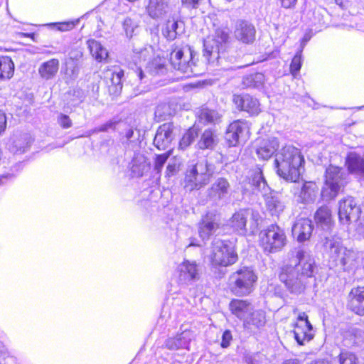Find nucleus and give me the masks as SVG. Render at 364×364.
<instances>
[{
  "instance_id": "aec40b11",
  "label": "nucleus",
  "mask_w": 364,
  "mask_h": 364,
  "mask_svg": "<svg viewBox=\"0 0 364 364\" xmlns=\"http://www.w3.org/2000/svg\"><path fill=\"white\" fill-rule=\"evenodd\" d=\"M279 141L276 137L262 139L257 142L256 154L259 159H269L278 149Z\"/></svg>"
},
{
  "instance_id": "a211bd4d",
  "label": "nucleus",
  "mask_w": 364,
  "mask_h": 364,
  "mask_svg": "<svg viewBox=\"0 0 364 364\" xmlns=\"http://www.w3.org/2000/svg\"><path fill=\"white\" fill-rule=\"evenodd\" d=\"M232 101L239 110L245 111L250 115H257L261 111L257 99L248 94L234 95Z\"/></svg>"
},
{
  "instance_id": "0eeeda50",
  "label": "nucleus",
  "mask_w": 364,
  "mask_h": 364,
  "mask_svg": "<svg viewBox=\"0 0 364 364\" xmlns=\"http://www.w3.org/2000/svg\"><path fill=\"white\" fill-rule=\"evenodd\" d=\"M214 167L208 160L203 159L186 170L184 179V188L186 191L198 190L208 183L213 175Z\"/></svg>"
},
{
  "instance_id": "680f3d73",
  "label": "nucleus",
  "mask_w": 364,
  "mask_h": 364,
  "mask_svg": "<svg viewBox=\"0 0 364 364\" xmlns=\"http://www.w3.org/2000/svg\"><path fill=\"white\" fill-rule=\"evenodd\" d=\"M74 26L73 23H63L59 27V29L61 31H68L70 30Z\"/></svg>"
},
{
  "instance_id": "dca6fc26",
  "label": "nucleus",
  "mask_w": 364,
  "mask_h": 364,
  "mask_svg": "<svg viewBox=\"0 0 364 364\" xmlns=\"http://www.w3.org/2000/svg\"><path fill=\"white\" fill-rule=\"evenodd\" d=\"M176 273L181 284H190L199 278L198 267L195 261H183L177 267Z\"/></svg>"
},
{
  "instance_id": "a19ab883",
  "label": "nucleus",
  "mask_w": 364,
  "mask_h": 364,
  "mask_svg": "<svg viewBox=\"0 0 364 364\" xmlns=\"http://www.w3.org/2000/svg\"><path fill=\"white\" fill-rule=\"evenodd\" d=\"M238 127L236 133L242 141L247 140L250 135V124L245 120H236L232 122L230 125H235Z\"/></svg>"
},
{
  "instance_id": "f8f14e48",
  "label": "nucleus",
  "mask_w": 364,
  "mask_h": 364,
  "mask_svg": "<svg viewBox=\"0 0 364 364\" xmlns=\"http://www.w3.org/2000/svg\"><path fill=\"white\" fill-rule=\"evenodd\" d=\"M260 245L264 252L269 253L277 252L286 245L287 237L283 229L277 225H271L259 234Z\"/></svg>"
},
{
  "instance_id": "3c124183",
  "label": "nucleus",
  "mask_w": 364,
  "mask_h": 364,
  "mask_svg": "<svg viewBox=\"0 0 364 364\" xmlns=\"http://www.w3.org/2000/svg\"><path fill=\"white\" fill-rule=\"evenodd\" d=\"M129 68L133 70V73L136 75L139 80H142L144 77L143 70L141 65H137L136 63H130L129 65Z\"/></svg>"
},
{
  "instance_id": "7c9ffc66",
  "label": "nucleus",
  "mask_w": 364,
  "mask_h": 364,
  "mask_svg": "<svg viewBox=\"0 0 364 364\" xmlns=\"http://www.w3.org/2000/svg\"><path fill=\"white\" fill-rule=\"evenodd\" d=\"M314 219L323 230H329L332 225L331 211L326 205L320 207L315 213Z\"/></svg>"
},
{
  "instance_id": "39448f33",
  "label": "nucleus",
  "mask_w": 364,
  "mask_h": 364,
  "mask_svg": "<svg viewBox=\"0 0 364 364\" xmlns=\"http://www.w3.org/2000/svg\"><path fill=\"white\" fill-rule=\"evenodd\" d=\"M323 246L328 255L329 262L333 267L339 266L346 270L353 266L356 259V253L353 250L345 247L339 237H326Z\"/></svg>"
},
{
  "instance_id": "69168bd1",
  "label": "nucleus",
  "mask_w": 364,
  "mask_h": 364,
  "mask_svg": "<svg viewBox=\"0 0 364 364\" xmlns=\"http://www.w3.org/2000/svg\"><path fill=\"white\" fill-rule=\"evenodd\" d=\"M283 364H299L296 360H287Z\"/></svg>"
},
{
  "instance_id": "c756f323",
  "label": "nucleus",
  "mask_w": 364,
  "mask_h": 364,
  "mask_svg": "<svg viewBox=\"0 0 364 364\" xmlns=\"http://www.w3.org/2000/svg\"><path fill=\"white\" fill-rule=\"evenodd\" d=\"M31 138L28 134L14 135L9 144V150L14 154H22L30 146Z\"/></svg>"
},
{
  "instance_id": "49530a36",
  "label": "nucleus",
  "mask_w": 364,
  "mask_h": 364,
  "mask_svg": "<svg viewBox=\"0 0 364 364\" xmlns=\"http://www.w3.org/2000/svg\"><path fill=\"white\" fill-rule=\"evenodd\" d=\"M170 156L169 152L156 155L154 161V171L159 174Z\"/></svg>"
},
{
  "instance_id": "58836bf2",
  "label": "nucleus",
  "mask_w": 364,
  "mask_h": 364,
  "mask_svg": "<svg viewBox=\"0 0 364 364\" xmlns=\"http://www.w3.org/2000/svg\"><path fill=\"white\" fill-rule=\"evenodd\" d=\"M199 117L208 124H218L220 122L222 115L216 110L203 107L200 111Z\"/></svg>"
},
{
  "instance_id": "13d9d810",
  "label": "nucleus",
  "mask_w": 364,
  "mask_h": 364,
  "mask_svg": "<svg viewBox=\"0 0 364 364\" xmlns=\"http://www.w3.org/2000/svg\"><path fill=\"white\" fill-rule=\"evenodd\" d=\"M6 127V117L4 113L0 112V134L3 132Z\"/></svg>"
},
{
  "instance_id": "c03bdc74",
  "label": "nucleus",
  "mask_w": 364,
  "mask_h": 364,
  "mask_svg": "<svg viewBox=\"0 0 364 364\" xmlns=\"http://www.w3.org/2000/svg\"><path fill=\"white\" fill-rule=\"evenodd\" d=\"M339 364H358L357 355L350 351L342 350L338 355Z\"/></svg>"
},
{
  "instance_id": "5fc2aeb1",
  "label": "nucleus",
  "mask_w": 364,
  "mask_h": 364,
  "mask_svg": "<svg viewBox=\"0 0 364 364\" xmlns=\"http://www.w3.org/2000/svg\"><path fill=\"white\" fill-rule=\"evenodd\" d=\"M232 337L230 331H225L222 336L221 346L223 348L228 347L230 346V341H232Z\"/></svg>"
},
{
  "instance_id": "de8ad7c7",
  "label": "nucleus",
  "mask_w": 364,
  "mask_h": 364,
  "mask_svg": "<svg viewBox=\"0 0 364 364\" xmlns=\"http://www.w3.org/2000/svg\"><path fill=\"white\" fill-rule=\"evenodd\" d=\"M107 75H110L109 79L112 85L118 86L121 85V81L122 77L124 76V72L122 70L117 68L112 71H107Z\"/></svg>"
},
{
  "instance_id": "7ed1b4c3",
  "label": "nucleus",
  "mask_w": 364,
  "mask_h": 364,
  "mask_svg": "<svg viewBox=\"0 0 364 364\" xmlns=\"http://www.w3.org/2000/svg\"><path fill=\"white\" fill-rule=\"evenodd\" d=\"M304 163L300 150L292 145L283 146L275 155L277 173L287 181L296 182L299 178Z\"/></svg>"
},
{
  "instance_id": "c85d7f7f",
  "label": "nucleus",
  "mask_w": 364,
  "mask_h": 364,
  "mask_svg": "<svg viewBox=\"0 0 364 364\" xmlns=\"http://www.w3.org/2000/svg\"><path fill=\"white\" fill-rule=\"evenodd\" d=\"M346 163L350 173L364 178V159L355 152H350Z\"/></svg>"
},
{
  "instance_id": "4d7b16f0",
  "label": "nucleus",
  "mask_w": 364,
  "mask_h": 364,
  "mask_svg": "<svg viewBox=\"0 0 364 364\" xmlns=\"http://www.w3.org/2000/svg\"><path fill=\"white\" fill-rule=\"evenodd\" d=\"M115 122L112 121H108L104 124H102L100 127H99L97 129H96L95 132H107L109 129H112L114 127Z\"/></svg>"
},
{
  "instance_id": "338daca9",
  "label": "nucleus",
  "mask_w": 364,
  "mask_h": 364,
  "mask_svg": "<svg viewBox=\"0 0 364 364\" xmlns=\"http://www.w3.org/2000/svg\"><path fill=\"white\" fill-rule=\"evenodd\" d=\"M277 296L279 297H282V293L281 291H277V289H275V293H274Z\"/></svg>"
},
{
  "instance_id": "b1692460",
  "label": "nucleus",
  "mask_w": 364,
  "mask_h": 364,
  "mask_svg": "<svg viewBox=\"0 0 364 364\" xmlns=\"http://www.w3.org/2000/svg\"><path fill=\"white\" fill-rule=\"evenodd\" d=\"M145 9L152 18H162L168 11L169 0H144Z\"/></svg>"
},
{
  "instance_id": "e433bc0d",
  "label": "nucleus",
  "mask_w": 364,
  "mask_h": 364,
  "mask_svg": "<svg viewBox=\"0 0 364 364\" xmlns=\"http://www.w3.org/2000/svg\"><path fill=\"white\" fill-rule=\"evenodd\" d=\"M265 81V77L262 73H255L245 75L242 84L247 87L259 88Z\"/></svg>"
},
{
  "instance_id": "20e7f679",
  "label": "nucleus",
  "mask_w": 364,
  "mask_h": 364,
  "mask_svg": "<svg viewBox=\"0 0 364 364\" xmlns=\"http://www.w3.org/2000/svg\"><path fill=\"white\" fill-rule=\"evenodd\" d=\"M249 183L253 192H259L264 198L265 206L272 216H279L284 210L286 205L282 195L272 191L268 194L269 188L260 168L257 167L250 174Z\"/></svg>"
},
{
  "instance_id": "2eb2a0df",
  "label": "nucleus",
  "mask_w": 364,
  "mask_h": 364,
  "mask_svg": "<svg viewBox=\"0 0 364 364\" xmlns=\"http://www.w3.org/2000/svg\"><path fill=\"white\" fill-rule=\"evenodd\" d=\"M220 227V216L215 211H208L198 224V234L203 240H208Z\"/></svg>"
},
{
  "instance_id": "cd10ccee",
  "label": "nucleus",
  "mask_w": 364,
  "mask_h": 364,
  "mask_svg": "<svg viewBox=\"0 0 364 364\" xmlns=\"http://www.w3.org/2000/svg\"><path fill=\"white\" fill-rule=\"evenodd\" d=\"M60 62L57 58H52L41 63L38 69L41 78L48 80L54 78L57 75Z\"/></svg>"
},
{
  "instance_id": "0e129e2a",
  "label": "nucleus",
  "mask_w": 364,
  "mask_h": 364,
  "mask_svg": "<svg viewBox=\"0 0 364 364\" xmlns=\"http://www.w3.org/2000/svg\"><path fill=\"white\" fill-rule=\"evenodd\" d=\"M176 171V166L172 164H168L166 167V171L168 174L173 173Z\"/></svg>"
},
{
  "instance_id": "bf43d9fd",
  "label": "nucleus",
  "mask_w": 364,
  "mask_h": 364,
  "mask_svg": "<svg viewBox=\"0 0 364 364\" xmlns=\"http://www.w3.org/2000/svg\"><path fill=\"white\" fill-rule=\"evenodd\" d=\"M297 0H280L284 8L289 9L294 6Z\"/></svg>"
},
{
  "instance_id": "864d4df0",
  "label": "nucleus",
  "mask_w": 364,
  "mask_h": 364,
  "mask_svg": "<svg viewBox=\"0 0 364 364\" xmlns=\"http://www.w3.org/2000/svg\"><path fill=\"white\" fill-rule=\"evenodd\" d=\"M138 136H139V134H137V136H135V133H134V131L133 129L132 128H129L126 132H125V134H124V138L122 139V143H126V144H128V143H131L132 142L134 139H138Z\"/></svg>"
},
{
  "instance_id": "6ab92c4d",
  "label": "nucleus",
  "mask_w": 364,
  "mask_h": 364,
  "mask_svg": "<svg viewBox=\"0 0 364 364\" xmlns=\"http://www.w3.org/2000/svg\"><path fill=\"white\" fill-rule=\"evenodd\" d=\"M173 129V123L159 126L154 139V144L159 150H165L171 144L174 138Z\"/></svg>"
},
{
  "instance_id": "9d476101",
  "label": "nucleus",
  "mask_w": 364,
  "mask_h": 364,
  "mask_svg": "<svg viewBox=\"0 0 364 364\" xmlns=\"http://www.w3.org/2000/svg\"><path fill=\"white\" fill-rule=\"evenodd\" d=\"M193 59V52L188 46L175 49L170 54V63L173 68L184 73L187 77L202 74Z\"/></svg>"
},
{
  "instance_id": "e2e57ef3",
  "label": "nucleus",
  "mask_w": 364,
  "mask_h": 364,
  "mask_svg": "<svg viewBox=\"0 0 364 364\" xmlns=\"http://www.w3.org/2000/svg\"><path fill=\"white\" fill-rule=\"evenodd\" d=\"M14 177L12 174L7 173L5 175H0V184L4 183L5 181L11 179Z\"/></svg>"
},
{
  "instance_id": "412c9836",
  "label": "nucleus",
  "mask_w": 364,
  "mask_h": 364,
  "mask_svg": "<svg viewBox=\"0 0 364 364\" xmlns=\"http://www.w3.org/2000/svg\"><path fill=\"white\" fill-rule=\"evenodd\" d=\"M267 322L266 313L262 310H251L243 321L244 328L255 333L263 328Z\"/></svg>"
},
{
  "instance_id": "09e8293b",
  "label": "nucleus",
  "mask_w": 364,
  "mask_h": 364,
  "mask_svg": "<svg viewBox=\"0 0 364 364\" xmlns=\"http://www.w3.org/2000/svg\"><path fill=\"white\" fill-rule=\"evenodd\" d=\"M301 53H297L293 58L291 65L290 70L293 75H295L301 69Z\"/></svg>"
},
{
  "instance_id": "f03ea898",
  "label": "nucleus",
  "mask_w": 364,
  "mask_h": 364,
  "mask_svg": "<svg viewBox=\"0 0 364 364\" xmlns=\"http://www.w3.org/2000/svg\"><path fill=\"white\" fill-rule=\"evenodd\" d=\"M230 42V30L227 26L216 28L213 37L204 41L203 57L209 66L221 70L232 68L230 64L236 60L237 56L232 54L233 50L229 48Z\"/></svg>"
},
{
  "instance_id": "bb28decb",
  "label": "nucleus",
  "mask_w": 364,
  "mask_h": 364,
  "mask_svg": "<svg viewBox=\"0 0 364 364\" xmlns=\"http://www.w3.org/2000/svg\"><path fill=\"white\" fill-rule=\"evenodd\" d=\"M218 141L219 139L216 130L208 128L201 134L197 146L200 149L213 150L218 145Z\"/></svg>"
},
{
  "instance_id": "4be33fe9",
  "label": "nucleus",
  "mask_w": 364,
  "mask_h": 364,
  "mask_svg": "<svg viewBox=\"0 0 364 364\" xmlns=\"http://www.w3.org/2000/svg\"><path fill=\"white\" fill-rule=\"evenodd\" d=\"M318 187L316 183L313 181H305L300 188L298 194L294 192V195H297L296 200L299 203L309 205L314 203L317 198Z\"/></svg>"
},
{
  "instance_id": "9b49d317",
  "label": "nucleus",
  "mask_w": 364,
  "mask_h": 364,
  "mask_svg": "<svg viewBox=\"0 0 364 364\" xmlns=\"http://www.w3.org/2000/svg\"><path fill=\"white\" fill-rule=\"evenodd\" d=\"M259 213L250 209H240L229 220L230 227L237 234L253 233L258 226Z\"/></svg>"
},
{
  "instance_id": "6e6d98bb",
  "label": "nucleus",
  "mask_w": 364,
  "mask_h": 364,
  "mask_svg": "<svg viewBox=\"0 0 364 364\" xmlns=\"http://www.w3.org/2000/svg\"><path fill=\"white\" fill-rule=\"evenodd\" d=\"M295 325L309 326L311 325L308 319V316L305 312H301L298 315L297 322Z\"/></svg>"
},
{
  "instance_id": "052dcab7",
  "label": "nucleus",
  "mask_w": 364,
  "mask_h": 364,
  "mask_svg": "<svg viewBox=\"0 0 364 364\" xmlns=\"http://www.w3.org/2000/svg\"><path fill=\"white\" fill-rule=\"evenodd\" d=\"M147 68H149V71L152 74H159L161 72H162L164 66L162 64H159L154 70H152L151 67H148Z\"/></svg>"
},
{
  "instance_id": "c9c22d12",
  "label": "nucleus",
  "mask_w": 364,
  "mask_h": 364,
  "mask_svg": "<svg viewBox=\"0 0 364 364\" xmlns=\"http://www.w3.org/2000/svg\"><path fill=\"white\" fill-rule=\"evenodd\" d=\"M87 43L91 55L96 60L101 62L108 57L107 50L98 41L91 39Z\"/></svg>"
},
{
  "instance_id": "a878e982",
  "label": "nucleus",
  "mask_w": 364,
  "mask_h": 364,
  "mask_svg": "<svg viewBox=\"0 0 364 364\" xmlns=\"http://www.w3.org/2000/svg\"><path fill=\"white\" fill-rule=\"evenodd\" d=\"M230 184L225 178H218L208 191V196L214 200L225 198L229 191Z\"/></svg>"
},
{
  "instance_id": "473e14b6",
  "label": "nucleus",
  "mask_w": 364,
  "mask_h": 364,
  "mask_svg": "<svg viewBox=\"0 0 364 364\" xmlns=\"http://www.w3.org/2000/svg\"><path fill=\"white\" fill-rule=\"evenodd\" d=\"M362 342V331L355 328H348L343 333V345L346 347L359 346Z\"/></svg>"
},
{
  "instance_id": "f257e3e1",
  "label": "nucleus",
  "mask_w": 364,
  "mask_h": 364,
  "mask_svg": "<svg viewBox=\"0 0 364 364\" xmlns=\"http://www.w3.org/2000/svg\"><path fill=\"white\" fill-rule=\"evenodd\" d=\"M314 269L315 261L310 252L299 248L289 262L281 267L279 279L289 294L299 296L305 292L314 277Z\"/></svg>"
},
{
  "instance_id": "2f4dec72",
  "label": "nucleus",
  "mask_w": 364,
  "mask_h": 364,
  "mask_svg": "<svg viewBox=\"0 0 364 364\" xmlns=\"http://www.w3.org/2000/svg\"><path fill=\"white\" fill-rule=\"evenodd\" d=\"M232 313L241 320H245L250 311L252 310V305L244 300L234 299L230 304Z\"/></svg>"
},
{
  "instance_id": "f704fd0d",
  "label": "nucleus",
  "mask_w": 364,
  "mask_h": 364,
  "mask_svg": "<svg viewBox=\"0 0 364 364\" xmlns=\"http://www.w3.org/2000/svg\"><path fill=\"white\" fill-rule=\"evenodd\" d=\"M294 338L299 345L310 341L314 338L312 325H295L294 329Z\"/></svg>"
},
{
  "instance_id": "ddd939ff",
  "label": "nucleus",
  "mask_w": 364,
  "mask_h": 364,
  "mask_svg": "<svg viewBox=\"0 0 364 364\" xmlns=\"http://www.w3.org/2000/svg\"><path fill=\"white\" fill-rule=\"evenodd\" d=\"M361 210L355 198L346 196L338 201V218L341 224L348 225L360 218Z\"/></svg>"
},
{
  "instance_id": "5701e85b",
  "label": "nucleus",
  "mask_w": 364,
  "mask_h": 364,
  "mask_svg": "<svg viewBox=\"0 0 364 364\" xmlns=\"http://www.w3.org/2000/svg\"><path fill=\"white\" fill-rule=\"evenodd\" d=\"M314 225L311 220L308 218L298 219L292 227V235L299 242H305L310 239Z\"/></svg>"
},
{
  "instance_id": "8fccbe9b",
  "label": "nucleus",
  "mask_w": 364,
  "mask_h": 364,
  "mask_svg": "<svg viewBox=\"0 0 364 364\" xmlns=\"http://www.w3.org/2000/svg\"><path fill=\"white\" fill-rule=\"evenodd\" d=\"M58 122L63 129H68L72 127L73 122L68 115L60 114L58 117Z\"/></svg>"
},
{
  "instance_id": "a18cd8bd",
  "label": "nucleus",
  "mask_w": 364,
  "mask_h": 364,
  "mask_svg": "<svg viewBox=\"0 0 364 364\" xmlns=\"http://www.w3.org/2000/svg\"><path fill=\"white\" fill-rule=\"evenodd\" d=\"M123 28L127 37L132 38L138 28V23L132 18L127 17L123 21Z\"/></svg>"
},
{
  "instance_id": "603ef678",
  "label": "nucleus",
  "mask_w": 364,
  "mask_h": 364,
  "mask_svg": "<svg viewBox=\"0 0 364 364\" xmlns=\"http://www.w3.org/2000/svg\"><path fill=\"white\" fill-rule=\"evenodd\" d=\"M205 0H181L182 4L188 9H198Z\"/></svg>"
},
{
  "instance_id": "ea45409f",
  "label": "nucleus",
  "mask_w": 364,
  "mask_h": 364,
  "mask_svg": "<svg viewBox=\"0 0 364 364\" xmlns=\"http://www.w3.org/2000/svg\"><path fill=\"white\" fill-rule=\"evenodd\" d=\"M198 128L193 127L188 129L185 134L183 135L180 142L179 149L184 150L188 148L198 137Z\"/></svg>"
},
{
  "instance_id": "4c0bfd02",
  "label": "nucleus",
  "mask_w": 364,
  "mask_h": 364,
  "mask_svg": "<svg viewBox=\"0 0 364 364\" xmlns=\"http://www.w3.org/2000/svg\"><path fill=\"white\" fill-rule=\"evenodd\" d=\"M14 64L7 56L0 57V79H9L13 76Z\"/></svg>"
},
{
  "instance_id": "79ce46f5",
  "label": "nucleus",
  "mask_w": 364,
  "mask_h": 364,
  "mask_svg": "<svg viewBox=\"0 0 364 364\" xmlns=\"http://www.w3.org/2000/svg\"><path fill=\"white\" fill-rule=\"evenodd\" d=\"M238 127L235 125H229L225 133V140L230 147L237 146L241 140L236 133Z\"/></svg>"
},
{
  "instance_id": "1a4fd4ad",
  "label": "nucleus",
  "mask_w": 364,
  "mask_h": 364,
  "mask_svg": "<svg viewBox=\"0 0 364 364\" xmlns=\"http://www.w3.org/2000/svg\"><path fill=\"white\" fill-rule=\"evenodd\" d=\"M257 279L256 274L251 268L243 267L230 276L228 280L230 289L237 296L247 295L252 292Z\"/></svg>"
},
{
  "instance_id": "423d86ee",
  "label": "nucleus",
  "mask_w": 364,
  "mask_h": 364,
  "mask_svg": "<svg viewBox=\"0 0 364 364\" xmlns=\"http://www.w3.org/2000/svg\"><path fill=\"white\" fill-rule=\"evenodd\" d=\"M348 174L341 167L330 165L326 168L321 197L324 200L334 199L348 183Z\"/></svg>"
},
{
  "instance_id": "37998d69",
  "label": "nucleus",
  "mask_w": 364,
  "mask_h": 364,
  "mask_svg": "<svg viewBox=\"0 0 364 364\" xmlns=\"http://www.w3.org/2000/svg\"><path fill=\"white\" fill-rule=\"evenodd\" d=\"M178 23L174 21H168L166 27L163 29V35L168 40H174L177 36Z\"/></svg>"
},
{
  "instance_id": "393cba45",
  "label": "nucleus",
  "mask_w": 364,
  "mask_h": 364,
  "mask_svg": "<svg viewBox=\"0 0 364 364\" xmlns=\"http://www.w3.org/2000/svg\"><path fill=\"white\" fill-rule=\"evenodd\" d=\"M348 306L356 314L364 316V287L351 289L349 294Z\"/></svg>"
},
{
  "instance_id": "f3484780",
  "label": "nucleus",
  "mask_w": 364,
  "mask_h": 364,
  "mask_svg": "<svg viewBox=\"0 0 364 364\" xmlns=\"http://www.w3.org/2000/svg\"><path fill=\"white\" fill-rule=\"evenodd\" d=\"M234 36L245 44L252 43L255 39L256 30L252 23L245 20H237L234 26Z\"/></svg>"
},
{
  "instance_id": "72a5a7b5",
  "label": "nucleus",
  "mask_w": 364,
  "mask_h": 364,
  "mask_svg": "<svg viewBox=\"0 0 364 364\" xmlns=\"http://www.w3.org/2000/svg\"><path fill=\"white\" fill-rule=\"evenodd\" d=\"M149 169V164L144 155L136 154L132 161L131 171L136 177H141Z\"/></svg>"
},
{
  "instance_id": "774afa93",
  "label": "nucleus",
  "mask_w": 364,
  "mask_h": 364,
  "mask_svg": "<svg viewBox=\"0 0 364 364\" xmlns=\"http://www.w3.org/2000/svg\"><path fill=\"white\" fill-rule=\"evenodd\" d=\"M134 60H136V59H138L139 58V56L138 55H134Z\"/></svg>"
},
{
  "instance_id": "6e6552de",
  "label": "nucleus",
  "mask_w": 364,
  "mask_h": 364,
  "mask_svg": "<svg viewBox=\"0 0 364 364\" xmlns=\"http://www.w3.org/2000/svg\"><path fill=\"white\" fill-rule=\"evenodd\" d=\"M209 259L213 267H228L235 264L238 256L231 242L214 239Z\"/></svg>"
},
{
  "instance_id": "4468645a",
  "label": "nucleus",
  "mask_w": 364,
  "mask_h": 364,
  "mask_svg": "<svg viewBox=\"0 0 364 364\" xmlns=\"http://www.w3.org/2000/svg\"><path fill=\"white\" fill-rule=\"evenodd\" d=\"M196 333L192 328L181 326L176 336L168 338L164 342V346L171 350L180 349L190 350L191 343L195 340Z\"/></svg>"
}]
</instances>
